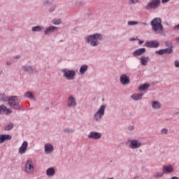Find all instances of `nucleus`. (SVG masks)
Returning a JSON list of instances; mask_svg holds the SVG:
<instances>
[{
    "instance_id": "nucleus-8",
    "label": "nucleus",
    "mask_w": 179,
    "mask_h": 179,
    "mask_svg": "<svg viewBox=\"0 0 179 179\" xmlns=\"http://www.w3.org/2000/svg\"><path fill=\"white\" fill-rule=\"evenodd\" d=\"M144 47H148V48H157L159 47L160 43L157 41H147L143 45Z\"/></svg>"
},
{
    "instance_id": "nucleus-18",
    "label": "nucleus",
    "mask_w": 179,
    "mask_h": 179,
    "mask_svg": "<svg viewBox=\"0 0 179 179\" xmlns=\"http://www.w3.org/2000/svg\"><path fill=\"white\" fill-rule=\"evenodd\" d=\"M45 152L48 155H50V153H52V152H54V146H52V145L50 143L45 145Z\"/></svg>"
},
{
    "instance_id": "nucleus-42",
    "label": "nucleus",
    "mask_w": 179,
    "mask_h": 179,
    "mask_svg": "<svg viewBox=\"0 0 179 179\" xmlns=\"http://www.w3.org/2000/svg\"><path fill=\"white\" fill-rule=\"evenodd\" d=\"M127 129H129V131H134V129H135V127L132 126V125H129Z\"/></svg>"
},
{
    "instance_id": "nucleus-35",
    "label": "nucleus",
    "mask_w": 179,
    "mask_h": 179,
    "mask_svg": "<svg viewBox=\"0 0 179 179\" xmlns=\"http://www.w3.org/2000/svg\"><path fill=\"white\" fill-rule=\"evenodd\" d=\"M164 54H173V49H171V48L164 49Z\"/></svg>"
},
{
    "instance_id": "nucleus-20",
    "label": "nucleus",
    "mask_w": 179,
    "mask_h": 179,
    "mask_svg": "<svg viewBox=\"0 0 179 179\" xmlns=\"http://www.w3.org/2000/svg\"><path fill=\"white\" fill-rule=\"evenodd\" d=\"M152 108H154V110H159L162 108V103L157 101H152Z\"/></svg>"
},
{
    "instance_id": "nucleus-7",
    "label": "nucleus",
    "mask_w": 179,
    "mask_h": 179,
    "mask_svg": "<svg viewBox=\"0 0 179 179\" xmlns=\"http://www.w3.org/2000/svg\"><path fill=\"white\" fill-rule=\"evenodd\" d=\"M24 171H26V173H28L29 174H31V173L34 172V164L33 163V160H27Z\"/></svg>"
},
{
    "instance_id": "nucleus-28",
    "label": "nucleus",
    "mask_w": 179,
    "mask_h": 179,
    "mask_svg": "<svg viewBox=\"0 0 179 179\" xmlns=\"http://www.w3.org/2000/svg\"><path fill=\"white\" fill-rule=\"evenodd\" d=\"M43 3L44 6H52L54 5V0H45Z\"/></svg>"
},
{
    "instance_id": "nucleus-30",
    "label": "nucleus",
    "mask_w": 179,
    "mask_h": 179,
    "mask_svg": "<svg viewBox=\"0 0 179 179\" xmlns=\"http://www.w3.org/2000/svg\"><path fill=\"white\" fill-rule=\"evenodd\" d=\"M32 31L36 32V31H41L42 30H44V27L41 26H35L33 27L31 29Z\"/></svg>"
},
{
    "instance_id": "nucleus-1",
    "label": "nucleus",
    "mask_w": 179,
    "mask_h": 179,
    "mask_svg": "<svg viewBox=\"0 0 179 179\" xmlns=\"http://www.w3.org/2000/svg\"><path fill=\"white\" fill-rule=\"evenodd\" d=\"M85 40L91 47H97L103 41V36L101 34H94L86 36Z\"/></svg>"
},
{
    "instance_id": "nucleus-3",
    "label": "nucleus",
    "mask_w": 179,
    "mask_h": 179,
    "mask_svg": "<svg viewBox=\"0 0 179 179\" xmlns=\"http://www.w3.org/2000/svg\"><path fill=\"white\" fill-rule=\"evenodd\" d=\"M8 101L10 108H13V110H22V106H20V102H19V99H17V96H13L8 98Z\"/></svg>"
},
{
    "instance_id": "nucleus-44",
    "label": "nucleus",
    "mask_w": 179,
    "mask_h": 179,
    "mask_svg": "<svg viewBox=\"0 0 179 179\" xmlns=\"http://www.w3.org/2000/svg\"><path fill=\"white\" fill-rule=\"evenodd\" d=\"M169 1H170V0H162V3H163V4L167 3V2H169Z\"/></svg>"
},
{
    "instance_id": "nucleus-33",
    "label": "nucleus",
    "mask_w": 179,
    "mask_h": 179,
    "mask_svg": "<svg viewBox=\"0 0 179 179\" xmlns=\"http://www.w3.org/2000/svg\"><path fill=\"white\" fill-rule=\"evenodd\" d=\"M139 2V0H129L128 1V5L132 6V5H136Z\"/></svg>"
},
{
    "instance_id": "nucleus-10",
    "label": "nucleus",
    "mask_w": 179,
    "mask_h": 179,
    "mask_svg": "<svg viewBox=\"0 0 179 179\" xmlns=\"http://www.w3.org/2000/svg\"><path fill=\"white\" fill-rule=\"evenodd\" d=\"M120 80L122 85H129L131 83L129 76H127V74H122L120 77Z\"/></svg>"
},
{
    "instance_id": "nucleus-52",
    "label": "nucleus",
    "mask_w": 179,
    "mask_h": 179,
    "mask_svg": "<svg viewBox=\"0 0 179 179\" xmlns=\"http://www.w3.org/2000/svg\"><path fill=\"white\" fill-rule=\"evenodd\" d=\"M6 65H8V66L11 64V63L9 62H6Z\"/></svg>"
},
{
    "instance_id": "nucleus-25",
    "label": "nucleus",
    "mask_w": 179,
    "mask_h": 179,
    "mask_svg": "<svg viewBox=\"0 0 179 179\" xmlns=\"http://www.w3.org/2000/svg\"><path fill=\"white\" fill-rule=\"evenodd\" d=\"M164 173L163 172L157 171L152 174V177L156 179L162 178Z\"/></svg>"
},
{
    "instance_id": "nucleus-9",
    "label": "nucleus",
    "mask_w": 179,
    "mask_h": 179,
    "mask_svg": "<svg viewBox=\"0 0 179 179\" xmlns=\"http://www.w3.org/2000/svg\"><path fill=\"white\" fill-rule=\"evenodd\" d=\"M142 146V143L136 139L130 141L129 147L130 149H138Z\"/></svg>"
},
{
    "instance_id": "nucleus-19",
    "label": "nucleus",
    "mask_w": 179,
    "mask_h": 179,
    "mask_svg": "<svg viewBox=\"0 0 179 179\" xmlns=\"http://www.w3.org/2000/svg\"><path fill=\"white\" fill-rule=\"evenodd\" d=\"M22 69L23 72H27L28 73H33L34 69L31 66H22Z\"/></svg>"
},
{
    "instance_id": "nucleus-40",
    "label": "nucleus",
    "mask_w": 179,
    "mask_h": 179,
    "mask_svg": "<svg viewBox=\"0 0 179 179\" xmlns=\"http://www.w3.org/2000/svg\"><path fill=\"white\" fill-rule=\"evenodd\" d=\"M55 8H57V6H55V5L53 4L52 7L50 9H49V12L52 13V12H54V10H55Z\"/></svg>"
},
{
    "instance_id": "nucleus-39",
    "label": "nucleus",
    "mask_w": 179,
    "mask_h": 179,
    "mask_svg": "<svg viewBox=\"0 0 179 179\" xmlns=\"http://www.w3.org/2000/svg\"><path fill=\"white\" fill-rule=\"evenodd\" d=\"M52 23H53V24H61V20H53L52 21Z\"/></svg>"
},
{
    "instance_id": "nucleus-54",
    "label": "nucleus",
    "mask_w": 179,
    "mask_h": 179,
    "mask_svg": "<svg viewBox=\"0 0 179 179\" xmlns=\"http://www.w3.org/2000/svg\"><path fill=\"white\" fill-rule=\"evenodd\" d=\"M176 115H178L179 113L178 112H176L175 113Z\"/></svg>"
},
{
    "instance_id": "nucleus-47",
    "label": "nucleus",
    "mask_w": 179,
    "mask_h": 179,
    "mask_svg": "<svg viewBox=\"0 0 179 179\" xmlns=\"http://www.w3.org/2000/svg\"><path fill=\"white\" fill-rule=\"evenodd\" d=\"M136 40V38H131L129 39V41H135Z\"/></svg>"
},
{
    "instance_id": "nucleus-55",
    "label": "nucleus",
    "mask_w": 179,
    "mask_h": 179,
    "mask_svg": "<svg viewBox=\"0 0 179 179\" xmlns=\"http://www.w3.org/2000/svg\"><path fill=\"white\" fill-rule=\"evenodd\" d=\"M176 41L179 42V37L176 38Z\"/></svg>"
},
{
    "instance_id": "nucleus-12",
    "label": "nucleus",
    "mask_w": 179,
    "mask_h": 179,
    "mask_svg": "<svg viewBox=\"0 0 179 179\" xmlns=\"http://www.w3.org/2000/svg\"><path fill=\"white\" fill-rule=\"evenodd\" d=\"M90 139H100L101 138V133L97 131H91L88 135Z\"/></svg>"
},
{
    "instance_id": "nucleus-38",
    "label": "nucleus",
    "mask_w": 179,
    "mask_h": 179,
    "mask_svg": "<svg viewBox=\"0 0 179 179\" xmlns=\"http://www.w3.org/2000/svg\"><path fill=\"white\" fill-rule=\"evenodd\" d=\"M165 47H169V48H171L173 50V44L170 42H165Z\"/></svg>"
},
{
    "instance_id": "nucleus-46",
    "label": "nucleus",
    "mask_w": 179,
    "mask_h": 179,
    "mask_svg": "<svg viewBox=\"0 0 179 179\" xmlns=\"http://www.w3.org/2000/svg\"><path fill=\"white\" fill-rule=\"evenodd\" d=\"M6 113H9L10 114L12 113V110H9L8 108H7V110H6Z\"/></svg>"
},
{
    "instance_id": "nucleus-2",
    "label": "nucleus",
    "mask_w": 179,
    "mask_h": 179,
    "mask_svg": "<svg viewBox=\"0 0 179 179\" xmlns=\"http://www.w3.org/2000/svg\"><path fill=\"white\" fill-rule=\"evenodd\" d=\"M150 24L154 31H163V25L162 24V19L160 17L154 18L151 22Z\"/></svg>"
},
{
    "instance_id": "nucleus-14",
    "label": "nucleus",
    "mask_w": 179,
    "mask_h": 179,
    "mask_svg": "<svg viewBox=\"0 0 179 179\" xmlns=\"http://www.w3.org/2000/svg\"><path fill=\"white\" fill-rule=\"evenodd\" d=\"M27 146H29V143L27 141H24L19 148V153L20 155H24L26 153V150H27Z\"/></svg>"
},
{
    "instance_id": "nucleus-51",
    "label": "nucleus",
    "mask_w": 179,
    "mask_h": 179,
    "mask_svg": "<svg viewBox=\"0 0 179 179\" xmlns=\"http://www.w3.org/2000/svg\"><path fill=\"white\" fill-rule=\"evenodd\" d=\"M33 72H34V73H38V71H37V70L34 69Z\"/></svg>"
},
{
    "instance_id": "nucleus-49",
    "label": "nucleus",
    "mask_w": 179,
    "mask_h": 179,
    "mask_svg": "<svg viewBox=\"0 0 179 179\" xmlns=\"http://www.w3.org/2000/svg\"><path fill=\"white\" fill-rule=\"evenodd\" d=\"M14 58H15V59H20V55H17Z\"/></svg>"
},
{
    "instance_id": "nucleus-53",
    "label": "nucleus",
    "mask_w": 179,
    "mask_h": 179,
    "mask_svg": "<svg viewBox=\"0 0 179 179\" xmlns=\"http://www.w3.org/2000/svg\"><path fill=\"white\" fill-rule=\"evenodd\" d=\"M45 111H47V110H50V107H47V108H45Z\"/></svg>"
},
{
    "instance_id": "nucleus-15",
    "label": "nucleus",
    "mask_w": 179,
    "mask_h": 179,
    "mask_svg": "<svg viewBox=\"0 0 179 179\" xmlns=\"http://www.w3.org/2000/svg\"><path fill=\"white\" fill-rule=\"evenodd\" d=\"M146 52V48H142L140 49H137L133 52V56L134 57H139L140 55H143Z\"/></svg>"
},
{
    "instance_id": "nucleus-6",
    "label": "nucleus",
    "mask_w": 179,
    "mask_h": 179,
    "mask_svg": "<svg viewBox=\"0 0 179 179\" xmlns=\"http://www.w3.org/2000/svg\"><path fill=\"white\" fill-rule=\"evenodd\" d=\"M106 105H101L99 108L98 111L94 115V119L95 121H100L101 118H103V115H104V111H106Z\"/></svg>"
},
{
    "instance_id": "nucleus-17",
    "label": "nucleus",
    "mask_w": 179,
    "mask_h": 179,
    "mask_svg": "<svg viewBox=\"0 0 179 179\" xmlns=\"http://www.w3.org/2000/svg\"><path fill=\"white\" fill-rule=\"evenodd\" d=\"M57 27L51 26L45 29L44 31V35L47 36L48 34H51V33H54V31L57 30Z\"/></svg>"
},
{
    "instance_id": "nucleus-11",
    "label": "nucleus",
    "mask_w": 179,
    "mask_h": 179,
    "mask_svg": "<svg viewBox=\"0 0 179 179\" xmlns=\"http://www.w3.org/2000/svg\"><path fill=\"white\" fill-rule=\"evenodd\" d=\"M76 99H75V97L70 96L68 99L67 101V106L68 107H69V108H76Z\"/></svg>"
},
{
    "instance_id": "nucleus-24",
    "label": "nucleus",
    "mask_w": 179,
    "mask_h": 179,
    "mask_svg": "<svg viewBox=\"0 0 179 179\" xmlns=\"http://www.w3.org/2000/svg\"><path fill=\"white\" fill-rule=\"evenodd\" d=\"M46 174L48 177H52L55 174V169L54 168H49L46 170Z\"/></svg>"
},
{
    "instance_id": "nucleus-32",
    "label": "nucleus",
    "mask_w": 179,
    "mask_h": 179,
    "mask_svg": "<svg viewBox=\"0 0 179 179\" xmlns=\"http://www.w3.org/2000/svg\"><path fill=\"white\" fill-rule=\"evenodd\" d=\"M7 108L5 105L0 106V114H5L6 113Z\"/></svg>"
},
{
    "instance_id": "nucleus-48",
    "label": "nucleus",
    "mask_w": 179,
    "mask_h": 179,
    "mask_svg": "<svg viewBox=\"0 0 179 179\" xmlns=\"http://www.w3.org/2000/svg\"><path fill=\"white\" fill-rule=\"evenodd\" d=\"M144 41H139L138 44H140V45H142V44H143Z\"/></svg>"
},
{
    "instance_id": "nucleus-26",
    "label": "nucleus",
    "mask_w": 179,
    "mask_h": 179,
    "mask_svg": "<svg viewBox=\"0 0 179 179\" xmlns=\"http://www.w3.org/2000/svg\"><path fill=\"white\" fill-rule=\"evenodd\" d=\"M87 64H83L81 66V67L80 68V73L81 75H85V72L87 71Z\"/></svg>"
},
{
    "instance_id": "nucleus-27",
    "label": "nucleus",
    "mask_w": 179,
    "mask_h": 179,
    "mask_svg": "<svg viewBox=\"0 0 179 179\" xmlns=\"http://www.w3.org/2000/svg\"><path fill=\"white\" fill-rule=\"evenodd\" d=\"M9 97L7 96L5 94H0V101H3V103H6V101H8Z\"/></svg>"
},
{
    "instance_id": "nucleus-16",
    "label": "nucleus",
    "mask_w": 179,
    "mask_h": 179,
    "mask_svg": "<svg viewBox=\"0 0 179 179\" xmlns=\"http://www.w3.org/2000/svg\"><path fill=\"white\" fill-rule=\"evenodd\" d=\"M12 136L9 134H1L0 135V143H3L5 141H10Z\"/></svg>"
},
{
    "instance_id": "nucleus-29",
    "label": "nucleus",
    "mask_w": 179,
    "mask_h": 179,
    "mask_svg": "<svg viewBox=\"0 0 179 179\" xmlns=\"http://www.w3.org/2000/svg\"><path fill=\"white\" fill-rule=\"evenodd\" d=\"M25 97H27L28 99H32V100H36V96H34V94L31 92H27L25 93Z\"/></svg>"
},
{
    "instance_id": "nucleus-45",
    "label": "nucleus",
    "mask_w": 179,
    "mask_h": 179,
    "mask_svg": "<svg viewBox=\"0 0 179 179\" xmlns=\"http://www.w3.org/2000/svg\"><path fill=\"white\" fill-rule=\"evenodd\" d=\"M173 28L175 30H179V24L176 25Z\"/></svg>"
},
{
    "instance_id": "nucleus-31",
    "label": "nucleus",
    "mask_w": 179,
    "mask_h": 179,
    "mask_svg": "<svg viewBox=\"0 0 179 179\" xmlns=\"http://www.w3.org/2000/svg\"><path fill=\"white\" fill-rule=\"evenodd\" d=\"M13 129V123H9L4 127V131H10Z\"/></svg>"
},
{
    "instance_id": "nucleus-36",
    "label": "nucleus",
    "mask_w": 179,
    "mask_h": 179,
    "mask_svg": "<svg viewBox=\"0 0 179 179\" xmlns=\"http://www.w3.org/2000/svg\"><path fill=\"white\" fill-rule=\"evenodd\" d=\"M63 132L64 134H71L72 132H75V129H64Z\"/></svg>"
},
{
    "instance_id": "nucleus-34",
    "label": "nucleus",
    "mask_w": 179,
    "mask_h": 179,
    "mask_svg": "<svg viewBox=\"0 0 179 179\" xmlns=\"http://www.w3.org/2000/svg\"><path fill=\"white\" fill-rule=\"evenodd\" d=\"M128 26H136V24H139L138 21H128Z\"/></svg>"
},
{
    "instance_id": "nucleus-56",
    "label": "nucleus",
    "mask_w": 179,
    "mask_h": 179,
    "mask_svg": "<svg viewBox=\"0 0 179 179\" xmlns=\"http://www.w3.org/2000/svg\"><path fill=\"white\" fill-rule=\"evenodd\" d=\"M0 75H1V72H0Z\"/></svg>"
},
{
    "instance_id": "nucleus-50",
    "label": "nucleus",
    "mask_w": 179,
    "mask_h": 179,
    "mask_svg": "<svg viewBox=\"0 0 179 179\" xmlns=\"http://www.w3.org/2000/svg\"><path fill=\"white\" fill-rule=\"evenodd\" d=\"M171 179H179V178L177 177V176H173V177H172Z\"/></svg>"
},
{
    "instance_id": "nucleus-4",
    "label": "nucleus",
    "mask_w": 179,
    "mask_h": 179,
    "mask_svg": "<svg viewBox=\"0 0 179 179\" xmlns=\"http://www.w3.org/2000/svg\"><path fill=\"white\" fill-rule=\"evenodd\" d=\"M62 73H63V77L66 78L67 80H73L75 79V75H76L75 71L65 69H62Z\"/></svg>"
},
{
    "instance_id": "nucleus-21",
    "label": "nucleus",
    "mask_w": 179,
    "mask_h": 179,
    "mask_svg": "<svg viewBox=\"0 0 179 179\" xmlns=\"http://www.w3.org/2000/svg\"><path fill=\"white\" fill-rule=\"evenodd\" d=\"M149 61V57H145V56H141L140 57V62L143 66H146L148 65V62Z\"/></svg>"
},
{
    "instance_id": "nucleus-41",
    "label": "nucleus",
    "mask_w": 179,
    "mask_h": 179,
    "mask_svg": "<svg viewBox=\"0 0 179 179\" xmlns=\"http://www.w3.org/2000/svg\"><path fill=\"white\" fill-rule=\"evenodd\" d=\"M168 132H169V130L166 128H164L162 129V133L165 134V135L167 134Z\"/></svg>"
},
{
    "instance_id": "nucleus-5",
    "label": "nucleus",
    "mask_w": 179,
    "mask_h": 179,
    "mask_svg": "<svg viewBox=\"0 0 179 179\" xmlns=\"http://www.w3.org/2000/svg\"><path fill=\"white\" fill-rule=\"evenodd\" d=\"M162 3V0H150L149 3L145 6V10H150V9H156L159 8Z\"/></svg>"
},
{
    "instance_id": "nucleus-37",
    "label": "nucleus",
    "mask_w": 179,
    "mask_h": 179,
    "mask_svg": "<svg viewBox=\"0 0 179 179\" xmlns=\"http://www.w3.org/2000/svg\"><path fill=\"white\" fill-rule=\"evenodd\" d=\"M155 54H158V55H163L164 54V49L155 51Z\"/></svg>"
},
{
    "instance_id": "nucleus-22",
    "label": "nucleus",
    "mask_w": 179,
    "mask_h": 179,
    "mask_svg": "<svg viewBox=\"0 0 179 179\" xmlns=\"http://www.w3.org/2000/svg\"><path fill=\"white\" fill-rule=\"evenodd\" d=\"M142 97H143V93H142V94H134L131 96V98L133 99V100H135V101L142 100Z\"/></svg>"
},
{
    "instance_id": "nucleus-43",
    "label": "nucleus",
    "mask_w": 179,
    "mask_h": 179,
    "mask_svg": "<svg viewBox=\"0 0 179 179\" xmlns=\"http://www.w3.org/2000/svg\"><path fill=\"white\" fill-rule=\"evenodd\" d=\"M174 64H175L176 68H179V62L178 60H176Z\"/></svg>"
},
{
    "instance_id": "nucleus-23",
    "label": "nucleus",
    "mask_w": 179,
    "mask_h": 179,
    "mask_svg": "<svg viewBox=\"0 0 179 179\" xmlns=\"http://www.w3.org/2000/svg\"><path fill=\"white\" fill-rule=\"evenodd\" d=\"M149 87H150V85L145 83L138 87V90L139 92H145V90H148Z\"/></svg>"
},
{
    "instance_id": "nucleus-13",
    "label": "nucleus",
    "mask_w": 179,
    "mask_h": 179,
    "mask_svg": "<svg viewBox=\"0 0 179 179\" xmlns=\"http://www.w3.org/2000/svg\"><path fill=\"white\" fill-rule=\"evenodd\" d=\"M173 171H174V167H173V165L164 166L162 168V173L164 174H170L171 173H173Z\"/></svg>"
}]
</instances>
